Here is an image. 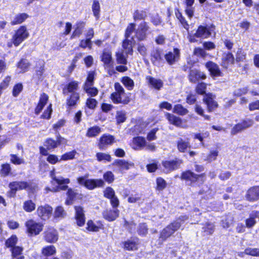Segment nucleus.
I'll use <instances>...</instances> for the list:
<instances>
[{
	"label": "nucleus",
	"mask_w": 259,
	"mask_h": 259,
	"mask_svg": "<svg viewBox=\"0 0 259 259\" xmlns=\"http://www.w3.org/2000/svg\"><path fill=\"white\" fill-rule=\"evenodd\" d=\"M78 90V82L75 81L69 82L63 89V94L67 97L66 104L69 109L75 107L79 100L80 96L77 92Z\"/></svg>",
	"instance_id": "1"
},
{
	"label": "nucleus",
	"mask_w": 259,
	"mask_h": 259,
	"mask_svg": "<svg viewBox=\"0 0 259 259\" xmlns=\"http://www.w3.org/2000/svg\"><path fill=\"white\" fill-rule=\"evenodd\" d=\"M181 227V223L178 221H174L164 228L160 233L159 239L157 240V245L160 246L163 243Z\"/></svg>",
	"instance_id": "2"
},
{
	"label": "nucleus",
	"mask_w": 259,
	"mask_h": 259,
	"mask_svg": "<svg viewBox=\"0 0 259 259\" xmlns=\"http://www.w3.org/2000/svg\"><path fill=\"white\" fill-rule=\"evenodd\" d=\"M133 42L131 40L123 41L122 43L123 50L116 53V61L118 64L125 65L127 63L128 54H132Z\"/></svg>",
	"instance_id": "3"
},
{
	"label": "nucleus",
	"mask_w": 259,
	"mask_h": 259,
	"mask_svg": "<svg viewBox=\"0 0 259 259\" xmlns=\"http://www.w3.org/2000/svg\"><path fill=\"white\" fill-rule=\"evenodd\" d=\"M114 89L116 92L114 93V103H121L127 104L129 101V98L124 93V89L119 83L114 84Z\"/></svg>",
	"instance_id": "4"
},
{
	"label": "nucleus",
	"mask_w": 259,
	"mask_h": 259,
	"mask_svg": "<svg viewBox=\"0 0 259 259\" xmlns=\"http://www.w3.org/2000/svg\"><path fill=\"white\" fill-rule=\"evenodd\" d=\"M28 36L29 32L26 27L24 26H21L18 30L15 31V34L12 37L14 45L16 47L18 46Z\"/></svg>",
	"instance_id": "5"
},
{
	"label": "nucleus",
	"mask_w": 259,
	"mask_h": 259,
	"mask_svg": "<svg viewBox=\"0 0 259 259\" xmlns=\"http://www.w3.org/2000/svg\"><path fill=\"white\" fill-rule=\"evenodd\" d=\"M29 184L25 181H15L11 182L9 184V187L10 190L8 192V196L9 197H14L17 191L26 189L29 187Z\"/></svg>",
	"instance_id": "6"
},
{
	"label": "nucleus",
	"mask_w": 259,
	"mask_h": 259,
	"mask_svg": "<svg viewBox=\"0 0 259 259\" xmlns=\"http://www.w3.org/2000/svg\"><path fill=\"white\" fill-rule=\"evenodd\" d=\"M102 61L104 63L105 68L110 76L113 74V69L112 66V52L111 50L105 49L102 56Z\"/></svg>",
	"instance_id": "7"
},
{
	"label": "nucleus",
	"mask_w": 259,
	"mask_h": 259,
	"mask_svg": "<svg viewBox=\"0 0 259 259\" xmlns=\"http://www.w3.org/2000/svg\"><path fill=\"white\" fill-rule=\"evenodd\" d=\"M254 124V121L250 118H245L242 121L236 124L231 130V133L232 135H236L238 133L252 126Z\"/></svg>",
	"instance_id": "8"
},
{
	"label": "nucleus",
	"mask_w": 259,
	"mask_h": 259,
	"mask_svg": "<svg viewBox=\"0 0 259 259\" xmlns=\"http://www.w3.org/2000/svg\"><path fill=\"white\" fill-rule=\"evenodd\" d=\"M27 231L31 235H36L42 230L43 225L40 223H37L32 220H29L25 223Z\"/></svg>",
	"instance_id": "9"
},
{
	"label": "nucleus",
	"mask_w": 259,
	"mask_h": 259,
	"mask_svg": "<svg viewBox=\"0 0 259 259\" xmlns=\"http://www.w3.org/2000/svg\"><path fill=\"white\" fill-rule=\"evenodd\" d=\"M149 28L146 22H142L136 31V36L138 39L139 40H145L146 38Z\"/></svg>",
	"instance_id": "10"
},
{
	"label": "nucleus",
	"mask_w": 259,
	"mask_h": 259,
	"mask_svg": "<svg viewBox=\"0 0 259 259\" xmlns=\"http://www.w3.org/2000/svg\"><path fill=\"white\" fill-rule=\"evenodd\" d=\"M53 208L49 205H41L38 207L36 212L42 220H46L51 215Z\"/></svg>",
	"instance_id": "11"
},
{
	"label": "nucleus",
	"mask_w": 259,
	"mask_h": 259,
	"mask_svg": "<svg viewBox=\"0 0 259 259\" xmlns=\"http://www.w3.org/2000/svg\"><path fill=\"white\" fill-rule=\"evenodd\" d=\"M182 163V160L176 159L170 161H163L162 165L164 168L166 172H169L179 168Z\"/></svg>",
	"instance_id": "12"
},
{
	"label": "nucleus",
	"mask_w": 259,
	"mask_h": 259,
	"mask_svg": "<svg viewBox=\"0 0 259 259\" xmlns=\"http://www.w3.org/2000/svg\"><path fill=\"white\" fill-rule=\"evenodd\" d=\"M164 58L169 65H172L177 62L180 58V51L178 49H174L172 51L166 53Z\"/></svg>",
	"instance_id": "13"
},
{
	"label": "nucleus",
	"mask_w": 259,
	"mask_h": 259,
	"mask_svg": "<svg viewBox=\"0 0 259 259\" xmlns=\"http://www.w3.org/2000/svg\"><path fill=\"white\" fill-rule=\"evenodd\" d=\"M75 219L77 226L81 227L85 223V216L84 210L81 206H75Z\"/></svg>",
	"instance_id": "14"
},
{
	"label": "nucleus",
	"mask_w": 259,
	"mask_h": 259,
	"mask_svg": "<svg viewBox=\"0 0 259 259\" xmlns=\"http://www.w3.org/2000/svg\"><path fill=\"white\" fill-rule=\"evenodd\" d=\"M45 240L48 243H55L58 239L57 231L54 228H48L45 232Z\"/></svg>",
	"instance_id": "15"
},
{
	"label": "nucleus",
	"mask_w": 259,
	"mask_h": 259,
	"mask_svg": "<svg viewBox=\"0 0 259 259\" xmlns=\"http://www.w3.org/2000/svg\"><path fill=\"white\" fill-rule=\"evenodd\" d=\"M205 177V174L201 175H196L190 170H188L182 173L181 179L187 181L194 182L198 180L199 178H204Z\"/></svg>",
	"instance_id": "16"
},
{
	"label": "nucleus",
	"mask_w": 259,
	"mask_h": 259,
	"mask_svg": "<svg viewBox=\"0 0 259 259\" xmlns=\"http://www.w3.org/2000/svg\"><path fill=\"white\" fill-rule=\"evenodd\" d=\"M235 62V59L231 53H225L223 54L221 61V66L225 68L231 66Z\"/></svg>",
	"instance_id": "17"
},
{
	"label": "nucleus",
	"mask_w": 259,
	"mask_h": 259,
	"mask_svg": "<svg viewBox=\"0 0 259 259\" xmlns=\"http://www.w3.org/2000/svg\"><path fill=\"white\" fill-rule=\"evenodd\" d=\"M51 177L54 181L59 185H60V189L65 190L68 188V186L66 185L70 183V180L69 179H65L61 176L57 177L53 171L51 172Z\"/></svg>",
	"instance_id": "18"
},
{
	"label": "nucleus",
	"mask_w": 259,
	"mask_h": 259,
	"mask_svg": "<svg viewBox=\"0 0 259 259\" xmlns=\"http://www.w3.org/2000/svg\"><path fill=\"white\" fill-rule=\"evenodd\" d=\"M206 77V75L203 72L197 69L191 70L189 75V80L194 83L196 82L200 79H204Z\"/></svg>",
	"instance_id": "19"
},
{
	"label": "nucleus",
	"mask_w": 259,
	"mask_h": 259,
	"mask_svg": "<svg viewBox=\"0 0 259 259\" xmlns=\"http://www.w3.org/2000/svg\"><path fill=\"white\" fill-rule=\"evenodd\" d=\"M246 198L250 201H254L259 199V186L253 187L248 189Z\"/></svg>",
	"instance_id": "20"
},
{
	"label": "nucleus",
	"mask_w": 259,
	"mask_h": 259,
	"mask_svg": "<svg viewBox=\"0 0 259 259\" xmlns=\"http://www.w3.org/2000/svg\"><path fill=\"white\" fill-rule=\"evenodd\" d=\"M211 35L209 28L207 26L200 25L198 27L195 36L198 38H206Z\"/></svg>",
	"instance_id": "21"
},
{
	"label": "nucleus",
	"mask_w": 259,
	"mask_h": 259,
	"mask_svg": "<svg viewBox=\"0 0 259 259\" xmlns=\"http://www.w3.org/2000/svg\"><path fill=\"white\" fill-rule=\"evenodd\" d=\"M146 140L142 137H137L133 138L132 147L136 150H140L143 149L146 146Z\"/></svg>",
	"instance_id": "22"
},
{
	"label": "nucleus",
	"mask_w": 259,
	"mask_h": 259,
	"mask_svg": "<svg viewBox=\"0 0 259 259\" xmlns=\"http://www.w3.org/2000/svg\"><path fill=\"white\" fill-rule=\"evenodd\" d=\"M205 67L209 70L212 76H221L222 73L220 70L219 66L217 64L211 61H209L206 63Z\"/></svg>",
	"instance_id": "23"
},
{
	"label": "nucleus",
	"mask_w": 259,
	"mask_h": 259,
	"mask_svg": "<svg viewBox=\"0 0 259 259\" xmlns=\"http://www.w3.org/2000/svg\"><path fill=\"white\" fill-rule=\"evenodd\" d=\"M104 185V181L101 179L87 180L85 187L90 190H93L97 187H103Z\"/></svg>",
	"instance_id": "24"
},
{
	"label": "nucleus",
	"mask_w": 259,
	"mask_h": 259,
	"mask_svg": "<svg viewBox=\"0 0 259 259\" xmlns=\"http://www.w3.org/2000/svg\"><path fill=\"white\" fill-rule=\"evenodd\" d=\"M146 80L148 84L151 87L157 90H159L163 87V81L159 79H156L151 76H148L146 77Z\"/></svg>",
	"instance_id": "25"
},
{
	"label": "nucleus",
	"mask_w": 259,
	"mask_h": 259,
	"mask_svg": "<svg viewBox=\"0 0 259 259\" xmlns=\"http://www.w3.org/2000/svg\"><path fill=\"white\" fill-rule=\"evenodd\" d=\"M259 211H252L249 215V218L245 220V227L247 228H252L256 224L255 218L258 217Z\"/></svg>",
	"instance_id": "26"
},
{
	"label": "nucleus",
	"mask_w": 259,
	"mask_h": 259,
	"mask_svg": "<svg viewBox=\"0 0 259 259\" xmlns=\"http://www.w3.org/2000/svg\"><path fill=\"white\" fill-rule=\"evenodd\" d=\"M62 139H63L60 136L58 137L57 141H55L52 139H48L45 141V146L48 150L54 149L61 144Z\"/></svg>",
	"instance_id": "27"
},
{
	"label": "nucleus",
	"mask_w": 259,
	"mask_h": 259,
	"mask_svg": "<svg viewBox=\"0 0 259 259\" xmlns=\"http://www.w3.org/2000/svg\"><path fill=\"white\" fill-rule=\"evenodd\" d=\"M113 138L108 135H104L100 139L99 146L100 149H104L108 145H110L113 142Z\"/></svg>",
	"instance_id": "28"
},
{
	"label": "nucleus",
	"mask_w": 259,
	"mask_h": 259,
	"mask_svg": "<svg viewBox=\"0 0 259 259\" xmlns=\"http://www.w3.org/2000/svg\"><path fill=\"white\" fill-rule=\"evenodd\" d=\"M165 116L169 123L178 127L182 126V120L179 117H177L175 115L169 113H166L165 114Z\"/></svg>",
	"instance_id": "29"
},
{
	"label": "nucleus",
	"mask_w": 259,
	"mask_h": 259,
	"mask_svg": "<svg viewBox=\"0 0 259 259\" xmlns=\"http://www.w3.org/2000/svg\"><path fill=\"white\" fill-rule=\"evenodd\" d=\"M203 101L206 104L209 112L212 111L218 107V103L209 95H206L203 98Z\"/></svg>",
	"instance_id": "30"
},
{
	"label": "nucleus",
	"mask_w": 259,
	"mask_h": 259,
	"mask_svg": "<svg viewBox=\"0 0 259 259\" xmlns=\"http://www.w3.org/2000/svg\"><path fill=\"white\" fill-rule=\"evenodd\" d=\"M48 100V96L45 93L41 94L39 103L35 109L36 114H38L41 112L45 105L47 104Z\"/></svg>",
	"instance_id": "31"
},
{
	"label": "nucleus",
	"mask_w": 259,
	"mask_h": 259,
	"mask_svg": "<svg viewBox=\"0 0 259 259\" xmlns=\"http://www.w3.org/2000/svg\"><path fill=\"white\" fill-rule=\"evenodd\" d=\"M177 148L178 150L181 152H185L188 148L190 147V144L188 140H184L182 138H180L177 141Z\"/></svg>",
	"instance_id": "32"
},
{
	"label": "nucleus",
	"mask_w": 259,
	"mask_h": 259,
	"mask_svg": "<svg viewBox=\"0 0 259 259\" xmlns=\"http://www.w3.org/2000/svg\"><path fill=\"white\" fill-rule=\"evenodd\" d=\"M151 60L154 65H159L162 60L161 51L158 49L154 50L151 53Z\"/></svg>",
	"instance_id": "33"
},
{
	"label": "nucleus",
	"mask_w": 259,
	"mask_h": 259,
	"mask_svg": "<svg viewBox=\"0 0 259 259\" xmlns=\"http://www.w3.org/2000/svg\"><path fill=\"white\" fill-rule=\"evenodd\" d=\"M114 165L119 167L120 170H127L131 167L133 166L132 163H129L124 160H114Z\"/></svg>",
	"instance_id": "34"
},
{
	"label": "nucleus",
	"mask_w": 259,
	"mask_h": 259,
	"mask_svg": "<svg viewBox=\"0 0 259 259\" xmlns=\"http://www.w3.org/2000/svg\"><path fill=\"white\" fill-rule=\"evenodd\" d=\"M28 17L26 13L18 14L15 16L14 19L11 22L12 25L19 24L24 22Z\"/></svg>",
	"instance_id": "35"
},
{
	"label": "nucleus",
	"mask_w": 259,
	"mask_h": 259,
	"mask_svg": "<svg viewBox=\"0 0 259 259\" xmlns=\"http://www.w3.org/2000/svg\"><path fill=\"white\" fill-rule=\"evenodd\" d=\"M56 248L54 245H49L44 247L41 250V253L46 256H51L55 254Z\"/></svg>",
	"instance_id": "36"
},
{
	"label": "nucleus",
	"mask_w": 259,
	"mask_h": 259,
	"mask_svg": "<svg viewBox=\"0 0 259 259\" xmlns=\"http://www.w3.org/2000/svg\"><path fill=\"white\" fill-rule=\"evenodd\" d=\"M219 155V150L217 149L210 150L208 154L206 156V158L204 159V161L208 163L215 160Z\"/></svg>",
	"instance_id": "37"
},
{
	"label": "nucleus",
	"mask_w": 259,
	"mask_h": 259,
	"mask_svg": "<svg viewBox=\"0 0 259 259\" xmlns=\"http://www.w3.org/2000/svg\"><path fill=\"white\" fill-rule=\"evenodd\" d=\"M135 29V24H133V23L130 24L127 26V27L126 29V32H125V34L126 38L124 41H126L127 40H131L133 42V45L134 44V38H133V36L131 37V35L134 32Z\"/></svg>",
	"instance_id": "38"
},
{
	"label": "nucleus",
	"mask_w": 259,
	"mask_h": 259,
	"mask_svg": "<svg viewBox=\"0 0 259 259\" xmlns=\"http://www.w3.org/2000/svg\"><path fill=\"white\" fill-rule=\"evenodd\" d=\"M101 132V128L98 126L89 128L87 131L86 136L88 137H94L98 135Z\"/></svg>",
	"instance_id": "39"
},
{
	"label": "nucleus",
	"mask_w": 259,
	"mask_h": 259,
	"mask_svg": "<svg viewBox=\"0 0 259 259\" xmlns=\"http://www.w3.org/2000/svg\"><path fill=\"white\" fill-rule=\"evenodd\" d=\"M124 248L128 250H136L138 248V243L135 241L128 240L124 242Z\"/></svg>",
	"instance_id": "40"
},
{
	"label": "nucleus",
	"mask_w": 259,
	"mask_h": 259,
	"mask_svg": "<svg viewBox=\"0 0 259 259\" xmlns=\"http://www.w3.org/2000/svg\"><path fill=\"white\" fill-rule=\"evenodd\" d=\"M121 82L129 91H131L133 89L134 87V82L130 77L128 76L123 77L122 78Z\"/></svg>",
	"instance_id": "41"
},
{
	"label": "nucleus",
	"mask_w": 259,
	"mask_h": 259,
	"mask_svg": "<svg viewBox=\"0 0 259 259\" xmlns=\"http://www.w3.org/2000/svg\"><path fill=\"white\" fill-rule=\"evenodd\" d=\"M173 112L183 116L187 114L188 113V110L181 104H177L174 106Z\"/></svg>",
	"instance_id": "42"
},
{
	"label": "nucleus",
	"mask_w": 259,
	"mask_h": 259,
	"mask_svg": "<svg viewBox=\"0 0 259 259\" xmlns=\"http://www.w3.org/2000/svg\"><path fill=\"white\" fill-rule=\"evenodd\" d=\"M92 11L94 16L98 19L100 17V5L99 2L97 0H94L92 5Z\"/></svg>",
	"instance_id": "43"
},
{
	"label": "nucleus",
	"mask_w": 259,
	"mask_h": 259,
	"mask_svg": "<svg viewBox=\"0 0 259 259\" xmlns=\"http://www.w3.org/2000/svg\"><path fill=\"white\" fill-rule=\"evenodd\" d=\"M30 66V64L28 61L26 59H22L18 64L17 67L18 68L20 69L21 70L20 72H25L26 71L29 67Z\"/></svg>",
	"instance_id": "44"
},
{
	"label": "nucleus",
	"mask_w": 259,
	"mask_h": 259,
	"mask_svg": "<svg viewBox=\"0 0 259 259\" xmlns=\"http://www.w3.org/2000/svg\"><path fill=\"white\" fill-rule=\"evenodd\" d=\"M23 207L26 211L30 212L35 209V204L32 200H29L24 202Z\"/></svg>",
	"instance_id": "45"
},
{
	"label": "nucleus",
	"mask_w": 259,
	"mask_h": 259,
	"mask_svg": "<svg viewBox=\"0 0 259 259\" xmlns=\"http://www.w3.org/2000/svg\"><path fill=\"white\" fill-rule=\"evenodd\" d=\"M214 227L215 226L213 223L207 222L202 228V229L206 235H211L214 231Z\"/></svg>",
	"instance_id": "46"
},
{
	"label": "nucleus",
	"mask_w": 259,
	"mask_h": 259,
	"mask_svg": "<svg viewBox=\"0 0 259 259\" xmlns=\"http://www.w3.org/2000/svg\"><path fill=\"white\" fill-rule=\"evenodd\" d=\"M233 217L231 214L227 215L224 219L222 221V226L224 228H229L233 222Z\"/></svg>",
	"instance_id": "47"
},
{
	"label": "nucleus",
	"mask_w": 259,
	"mask_h": 259,
	"mask_svg": "<svg viewBox=\"0 0 259 259\" xmlns=\"http://www.w3.org/2000/svg\"><path fill=\"white\" fill-rule=\"evenodd\" d=\"M148 228L145 223L139 224L137 229V232L139 235L145 236L148 233Z\"/></svg>",
	"instance_id": "48"
},
{
	"label": "nucleus",
	"mask_w": 259,
	"mask_h": 259,
	"mask_svg": "<svg viewBox=\"0 0 259 259\" xmlns=\"http://www.w3.org/2000/svg\"><path fill=\"white\" fill-rule=\"evenodd\" d=\"M104 195L105 197L110 199V202L113 207V190L111 187H107L104 192Z\"/></svg>",
	"instance_id": "49"
},
{
	"label": "nucleus",
	"mask_w": 259,
	"mask_h": 259,
	"mask_svg": "<svg viewBox=\"0 0 259 259\" xmlns=\"http://www.w3.org/2000/svg\"><path fill=\"white\" fill-rule=\"evenodd\" d=\"M246 53L241 49H239L236 55L235 61L237 62H243L246 58Z\"/></svg>",
	"instance_id": "50"
},
{
	"label": "nucleus",
	"mask_w": 259,
	"mask_h": 259,
	"mask_svg": "<svg viewBox=\"0 0 259 259\" xmlns=\"http://www.w3.org/2000/svg\"><path fill=\"white\" fill-rule=\"evenodd\" d=\"M116 118L117 124L124 122L126 118L125 112L123 111H117Z\"/></svg>",
	"instance_id": "51"
},
{
	"label": "nucleus",
	"mask_w": 259,
	"mask_h": 259,
	"mask_svg": "<svg viewBox=\"0 0 259 259\" xmlns=\"http://www.w3.org/2000/svg\"><path fill=\"white\" fill-rule=\"evenodd\" d=\"M66 215V212L62 206H58L54 212L55 218H63Z\"/></svg>",
	"instance_id": "52"
},
{
	"label": "nucleus",
	"mask_w": 259,
	"mask_h": 259,
	"mask_svg": "<svg viewBox=\"0 0 259 259\" xmlns=\"http://www.w3.org/2000/svg\"><path fill=\"white\" fill-rule=\"evenodd\" d=\"M11 168L9 164H3L1 169V175L2 177H6L11 172Z\"/></svg>",
	"instance_id": "53"
},
{
	"label": "nucleus",
	"mask_w": 259,
	"mask_h": 259,
	"mask_svg": "<svg viewBox=\"0 0 259 259\" xmlns=\"http://www.w3.org/2000/svg\"><path fill=\"white\" fill-rule=\"evenodd\" d=\"M18 239L15 235L12 236L9 239H8L6 242V245L8 247L13 248L15 246L17 242Z\"/></svg>",
	"instance_id": "54"
},
{
	"label": "nucleus",
	"mask_w": 259,
	"mask_h": 259,
	"mask_svg": "<svg viewBox=\"0 0 259 259\" xmlns=\"http://www.w3.org/2000/svg\"><path fill=\"white\" fill-rule=\"evenodd\" d=\"M245 254L250 255L253 256H259V249L247 248L245 249Z\"/></svg>",
	"instance_id": "55"
},
{
	"label": "nucleus",
	"mask_w": 259,
	"mask_h": 259,
	"mask_svg": "<svg viewBox=\"0 0 259 259\" xmlns=\"http://www.w3.org/2000/svg\"><path fill=\"white\" fill-rule=\"evenodd\" d=\"M97 103L98 102L95 99L91 98L88 99L86 101L87 106L91 109H94L96 107Z\"/></svg>",
	"instance_id": "56"
},
{
	"label": "nucleus",
	"mask_w": 259,
	"mask_h": 259,
	"mask_svg": "<svg viewBox=\"0 0 259 259\" xmlns=\"http://www.w3.org/2000/svg\"><path fill=\"white\" fill-rule=\"evenodd\" d=\"M23 90V85L21 83L16 84L13 89V95L14 97H17L18 95L22 92Z\"/></svg>",
	"instance_id": "57"
},
{
	"label": "nucleus",
	"mask_w": 259,
	"mask_h": 259,
	"mask_svg": "<svg viewBox=\"0 0 259 259\" xmlns=\"http://www.w3.org/2000/svg\"><path fill=\"white\" fill-rule=\"evenodd\" d=\"M68 199L66 201L67 204H70L72 203V201L74 199L76 195V193H75L72 190L68 189L67 192Z\"/></svg>",
	"instance_id": "58"
},
{
	"label": "nucleus",
	"mask_w": 259,
	"mask_h": 259,
	"mask_svg": "<svg viewBox=\"0 0 259 259\" xmlns=\"http://www.w3.org/2000/svg\"><path fill=\"white\" fill-rule=\"evenodd\" d=\"M206 88V84L204 82H201L197 85L196 90V92L200 95H203L205 93Z\"/></svg>",
	"instance_id": "59"
},
{
	"label": "nucleus",
	"mask_w": 259,
	"mask_h": 259,
	"mask_svg": "<svg viewBox=\"0 0 259 259\" xmlns=\"http://www.w3.org/2000/svg\"><path fill=\"white\" fill-rule=\"evenodd\" d=\"M12 255L13 257L20 255L23 251V248L18 246H14L11 248Z\"/></svg>",
	"instance_id": "60"
},
{
	"label": "nucleus",
	"mask_w": 259,
	"mask_h": 259,
	"mask_svg": "<svg viewBox=\"0 0 259 259\" xmlns=\"http://www.w3.org/2000/svg\"><path fill=\"white\" fill-rule=\"evenodd\" d=\"M157 188L158 190L164 189L166 186V182L162 178H159L157 179Z\"/></svg>",
	"instance_id": "61"
},
{
	"label": "nucleus",
	"mask_w": 259,
	"mask_h": 259,
	"mask_svg": "<svg viewBox=\"0 0 259 259\" xmlns=\"http://www.w3.org/2000/svg\"><path fill=\"white\" fill-rule=\"evenodd\" d=\"M76 152L74 151H70L63 154L60 160H68L74 158Z\"/></svg>",
	"instance_id": "62"
},
{
	"label": "nucleus",
	"mask_w": 259,
	"mask_h": 259,
	"mask_svg": "<svg viewBox=\"0 0 259 259\" xmlns=\"http://www.w3.org/2000/svg\"><path fill=\"white\" fill-rule=\"evenodd\" d=\"M104 180L108 183H111L113 181V174L110 171H107L103 175Z\"/></svg>",
	"instance_id": "63"
},
{
	"label": "nucleus",
	"mask_w": 259,
	"mask_h": 259,
	"mask_svg": "<svg viewBox=\"0 0 259 259\" xmlns=\"http://www.w3.org/2000/svg\"><path fill=\"white\" fill-rule=\"evenodd\" d=\"M99 228L97 226L94 222L90 220L87 223V229L90 231L97 232L99 231Z\"/></svg>",
	"instance_id": "64"
}]
</instances>
